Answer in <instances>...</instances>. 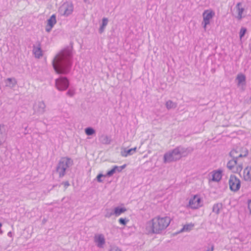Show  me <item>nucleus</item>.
<instances>
[{"label": "nucleus", "instance_id": "nucleus-8", "mask_svg": "<svg viewBox=\"0 0 251 251\" xmlns=\"http://www.w3.org/2000/svg\"><path fill=\"white\" fill-rule=\"evenodd\" d=\"M46 105L43 100L37 101L33 105L34 113L37 115H42L46 111Z\"/></svg>", "mask_w": 251, "mask_h": 251}, {"label": "nucleus", "instance_id": "nucleus-11", "mask_svg": "<svg viewBox=\"0 0 251 251\" xmlns=\"http://www.w3.org/2000/svg\"><path fill=\"white\" fill-rule=\"evenodd\" d=\"M246 79L245 75L242 73L238 74L236 77L237 87L242 91L245 90Z\"/></svg>", "mask_w": 251, "mask_h": 251}, {"label": "nucleus", "instance_id": "nucleus-35", "mask_svg": "<svg viewBox=\"0 0 251 251\" xmlns=\"http://www.w3.org/2000/svg\"><path fill=\"white\" fill-rule=\"evenodd\" d=\"M126 165L124 164L121 166L118 167L117 166L116 171L118 172H121L124 169H125L126 167Z\"/></svg>", "mask_w": 251, "mask_h": 251}, {"label": "nucleus", "instance_id": "nucleus-14", "mask_svg": "<svg viewBox=\"0 0 251 251\" xmlns=\"http://www.w3.org/2000/svg\"><path fill=\"white\" fill-rule=\"evenodd\" d=\"M177 149L179 151L180 158L187 156L193 151V149L191 147L184 148L182 146H178L177 147Z\"/></svg>", "mask_w": 251, "mask_h": 251}, {"label": "nucleus", "instance_id": "nucleus-23", "mask_svg": "<svg viewBox=\"0 0 251 251\" xmlns=\"http://www.w3.org/2000/svg\"><path fill=\"white\" fill-rule=\"evenodd\" d=\"M126 211V209L123 207H116L114 209V213L116 216H120L122 213H124Z\"/></svg>", "mask_w": 251, "mask_h": 251}, {"label": "nucleus", "instance_id": "nucleus-41", "mask_svg": "<svg viewBox=\"0 0 251 251\" xmlns=\"http://www.w3.org/2000/svg\"><path fill=\"white\" fill-rule=\"evenodd\" d=\"M136 149H137L136 147L130 149V150H131V152H133V154L134 153V152H135L136 151Z\"/></svg>", "mask_w": 251, "mask_h": 251}, {"label": "nucleus", "instance_id": "nucleus-43", "mask_svg": "<svg viewBox=\"0 0 251 251\" xmlns=\"http://www.w3.org/2000/svg\"><path fill=\"white\" fill-rule=\"evenodd\" d=\"M87 0H84L85 2H86Z\"/></svg>", "mask_w": 251, "mask_h": 251}, {"label": "nucleus", "instance_id": "nucleus-5", "mask_svg": "<svg viewBox=\"0 0 251 251\" xmlns=\"http://www.w3.org/2000/svg\"><path fill=\"white\" fill-rule=\"evenodd\" d=\"M237 161L238 159L233 158L228 162L227 167L235 173H240L243 169V164L242 163H238Z\"/></svg>", "mask_w": 251, "mask_h": 251}, {"label": "nucleus", "instance_id": "nucleus-9", "mask_svg": "<svg viewBox=\"0 0 251 251\" xmlns=\"http://www.w3.org/2000/svg\"><path fill=\"white\" fill-rule=\"evenodd\" d=\"M214 12L210 10H205L202 14L203 21L202 22V25L204 30L206 29V25L210 24V20L214 16Z\"/></svg>", "mask_w": 251, "mask_h": 251}, {"label": "nucleus", "instance_id": "nucleus-15", "mask_svg": "<svg viewBox=\"0 0 251 251\" xmlns=\"http://www.w3.org/2000/svg\"><path fill=\"white\" fill-rule=\"evenodd\" d=\"M56 23V16L52 15L47 21V24L46 26V31L48 32H50L54 25Z\"/></svg>", "mask_w": 251, "mask_h": 251}, {"label": "nucleus", "instance_id": "nucleus-6", "mask_svg": "<svg viewBox=\"0 0 251 251\" xmlns=\"http://www.w3.org/2000/svg\"><path fill=\"white\" fill-rule=\"evenodd\" d=\"M229 185L232 191L236 192L240 188V180L235 176L231 175L229 179Z\"/></svg>", "mask_w": 251, "mask_h": 251}, {"label": "nucleus", "instance_id": "nucleus-19", "mask_svg": "<svg viewBox=\"0 0 251 251\" xmlns=\"http://www.w3.org/2000/svg\"><path fill=\"white\" fill-rule=\"evenodd\" d=\"M238 151L237 150H232L230 152L229 155L233 158L238 159V158H240V157H246L248 155V151L247 150H246L245 151V153L244 154H241V153H239L238 154Z\"/></svg>", "mask_w": 251, "mask_h": 251}, {"label": "nucleus", "instance_id": "nucleus-27", "mask_svg": "<svg viewBox=\"0 0 251 251\" xmlns=\"http://www.w3.org/2000/svg\"><path fill=\"white\" fill-rule=\"evenodd\" d=\"M132 154H133V152H131V150L130 149L126 150L125 149L121 151V155L123 157H127L128 155Z\"/></svg>", "mask_w": 251, "mask_h": 251}, {"label": "nucleus", "instance_id": "nucleus-17", "mask_svg": "<svg viewBox=\"0 0 251 251\" xmlns=\"http://www.w3.org/2000/svg\"><path fill=\"white\" fill-rule=\"evenodd\" d=\"M211 180L213 181L218 182L222 178V171L220 170L213 171L211 173Z\"/></svg>", "mask_w": 251, "mask_h": 251}, {"label": "nucleus", "instance_id": "nucleus-34", "mask_svg": "<svg viewBox=\"0 0 251 251\" xmlns=\"http://www.w3.org/2000/svg\"><path fill=\"white\" fill-rule=\"evenodd\" d=\"M75 93V92L74 90L69 89L67 92V95L69 97H72L74 95Z\"/></svg>", "mask_w": 251, "mask_h": 251}, {"label": "nucleus", "instance_id": "nucleus-42", "mask_svg": "<svg viewBox=\"0 0 251 251\" xmlns=\"http://www.w3.org/2000/svg\"><path fill=\"white\" fill-rule=\"evenodd\" d=\"M47 221V220L46 219L44 218V219H43V220H42V223H43V224H45L46 223Z\"/></svg>", "mask_w": 251, "mask_h": 251}, {"label": "nucleus", "instance_id": "nucleus-24", "mask_svg": "<svg viewBox=\"0 0 251 251\" xmlns=\"http://www.w3.org/2000/svg\"><path fill=\"white\" fill-rule=\"evenodd\" d=\"M194 226V224L193 223H190L188 224H186L184 225L183 228L180 230V232H182L184 231H190L193 227Z\"/></svg>", "mask_w": 251, "mask_h": 251}, {"label": "nucleus", "instance_id": "nucleus-1", "mask_svg": "<svg viewBox=\"0 0 251 251\" xmlns=\"http://www.w3.org/2000/svg\"><path fill=\"white\" fill-rule=\"evenodd\" d=\"M72 47H68L60 51L52 60V66L59 74H67L71 66Z\"/></svg>", "mask_w": 251, "mask_h": 251}, {"label": "nucleus", "instance_id": "nucleus-26", "mask_svg": "<svg viewBox=\"0 0 251 251\" xmlns=\"http://www.w3.org/2000/svg\"><path fill=\"white\" fill-rule=\"evenodd\" d=\"M222 207V204L220 203H218L214 204L212 208V211L213 212L217 214H218L220 212V210Z\"/></svg>", "mask_w": 251, "mask_h": 251}, {"label": "nucleus", "instance_id": "nucleus-29", "mask_svg": "<svg viewBox=\"0 0 251 251\" xmlns=\"http://www.w3.org/2000/svg\"><path fill=\"white\" fill-rule=\"evenodd\" d=\"M105 214L104 216L106 218H110L111 216L114 215V211H113L110 209H108V208L106 209L105 210Z\"/></svg>", "mask_w": 251, "mask_h": 251}, {"label": "nucleus", "instance_id": "nucleus-33", "mask_svg": "<svg viewBox=\"0 0 251 251\" xmlns=\"http://www.w3.org/2000/svg\"><path fill=\"white\" fill-rule=\"evenodd\" d=\"M128 221L129 220L128 219H126V218L124 219L121 218L119 219V222L120 223V224L124 226H125Z\"/></svg>", "mask_w": 251, "mask_h": 251}, {"label": "nucleus", "instance_id": "nucleus-12", "mask_svg": "<svg viewBox=\"0 0 251 251\" xmlns=\"http://www.w3.org/2000/svg\"><path fill=\"white\" fill-rule=\"evenodd\" d=\"M189 206L192 209H197L201 206V199L197 196H195L189 200Z\"/></svg>", "mask_w": 251, "mask_h": 251}, {"label": "nucleus", "instance_id": "nucleus-40", "mask_svg": "<svg viewBox=\"0 0 251 251\" xmlns=\"http://www.w3.org/2000/svg\"><path fill=\"white\" fill-rule=\"evenodd\" d=\"M248 208L251 213V200L248 201Z\"/></svg>", "mask_w": 251, "mask_h": 251}, {"label": "nucleus", "instance_id": "nucleus-10", "mask_svg": "<svg viewBox=\"0 0 251 251\" xmlns=\"http://www.w3.org/2000/svg\"><path fill=\"white\" fill-rule=\"evenodd\" d=\"M73 9L74 7L73 4L66 2L61 5L59 8V11L62 15L68 16L72 14Z\"/></svg>", "mask_w": 251, "mask_h": 251}, {"label": "nucleus", "instance_id": "nucleus-18", "mask_svg": "<svg viewBox=\"0 0 251 251\" xmlns=\"http://www.w3.org/2000/svg\"><path fill=\"white\" fill-rule=\"evenodd\" d=\"M5 86L10 88H14L17 84V81L14 77L8 78L4 80Z\"/></svg>", "mask_w": 251, "mask_h": 251}, {"label": "nucleus", "instance_id": "nucleus-21", "mask_svg": "<svg viewBox=\"0 0 251 251\" xmlns=\"http://www.w3.org/2000/svg\"><path fill=\"white\" fill-rule=\"evenodd\" d=\"M243 176L245 180H251V166H247L244 169Z\"/></svg>", "mask_w": 251, "mask_h": 251}, {"label": "nucleus", "instance_id": "nucleus-13", "mask_svg": "<svg viewBox=\"0 0 251 251\" xmlns=\"http://www.w3.org/2000/svg\"><path fill=\"white\" fill-rule=\"evenodd\" d=\"M94 241L98 247L103 248L105 244V239L102 234H96L94 236Z\"/></svg>", "mask_w": 251, "mask_h": 251}, {"label": "nucleus", "instance_id": "nucleus-36", "mask_svg": "<svg viewBox=\"0 0 251 251\" xmlns=\"http://www.w3.org/2000/svg\"><path fill=\"white\" fill-rule=\"evenodd\" d=\"M109 251H122L118 247L113 246L111 247Z\"/></svg>", "mask_w": 251, "mask_h": 251}, {"label": "nucleus", "instance_id": "nucleus-28", "mask_svg": "<svg viewBox=\"0 0 251 251\" xmlns=\"http://www.w3.org/2000/svg\"><path fill=\"white\" fill-rule=\"evenodd\" d=\"M166 106L167 109H170L172 108H175L176 107V104L172 100H169L166 102Z\"/></svg>", "mask_w": 251, "mask_h": 251}, {"label": "nucleus", "instance_id": "nucleus-31", "mask_svg": "<svg viewBox=\"0 0 251 251\" xmlns=\"http://www.w3.org/2000/svg\"><path fill=\"white\" fill-rule=\"evenodd\" d=\"M117 166H114L112 169L110 171H108L107 173V176H112L117 171H116Z\"/></svg>", "mask_w": 251, "mask_h": 251}, {"label": "nucleus", "instance_id": "nucleus-4", "mask_svg": "<svg viewBox=\"0 0 251 251\" xmlns=\"http://www.w3.org/2000/svg\"><path fill=\"white\" fill-rule=\"evenodd\" d=\"M180 156L179 154V151L177 147L174 150L170 151L164 155V162H171L175 161L180 159Z\"/></svg>", "mask_w": 251, "mask_h": 251}, {"label": "nucleus", "instance_id": "nucleus-16", "mask_svg": "<svg viewBox=\"0 0 251 251\" xmlns=\"http://www.w3.org/2000/svg\"><path fill=\"white\" fill-rule=\"evenodd\" d=\"M241 5L242 3L241 2H238L236 4L235 6L236 13L237 14L235 16V18L238 20H240L242 19V14L245 10L244 8L242 7Z\"/></svg>", "mask_w": 251, "mask_h": 251}, {"label": "nucleus", "instance_id": "nucleus-32", "mask_svg": "<svg viewBox=\"0 0 251 251\" xmlns=\"http://www.w3.org/2000/svg\"><path fill=\"white\" fill-rule=\"evenodd\" d=\"M247 31V29L245 27H241L240 31V38L241 39L244 36L245 34Z\"/></svg>", "mask_w": 251, "mask_h": 251}, {"label": "nucleus", "instance_id": "nucleus-2", "mask_svg": "<svg viewBox=\"0 0 251 251\" xmlns=\"http://www.w3.org/2000/svg\"><path fill=\"white\" fill-rule=\"evenodd\" d=\"M171 219L169 217L157 216L146 223V230L148 234H159L169 225Z\"/></svg>", "mask_w": 251, "mask_h": 251}, {"label": "nucleus", "instance_id": "nucleus-3", "mask_svg": "<svg viewBox=\"0 0 251 251\" xmlns=\"http://www.w3.org/2000/svg\"><path fill=\"white\" fill-rule=\"evenodd\" d=\"M73 165V161L69 157H62L59 160L56 171L59 175V177H63L66 174V171L68 168Z\"/></svg>", "mask_w": 251, "mask_h": 251}, {"label": "nucleus", "instance_id": "nucleus-20", "mask_svg": "<svg viewBox=\"0 0 251 251\" xmlns=\"http://www.w3.org/2000/svg\"><path fill=\"white\" fill-rule=\"evenodd\" d=\"M33 53L34 54L35 57L37 58H40L43 56L42 50H41V45L40 43H38V45L37 47L35 46H33Z\"/></svg>", "mask_w": 251, "mask_h": 251}, {"label": "nucleus", "instance_id": "nucleus-7", "mask_svg": "<svg viewBox=\"0 0 251 251\" xmlns=\"http://www.w3.org/2000/svg\"><path fill=\"white\" fill-rule=\"evenodd\" d=\"M69 82L66 77H61L55 80V86L59 91H64L69 87Z\"/></svg>", "mask_w": 251, "mask_h": 251}, {"label": "nucleus", "instance_id": "nucleus-39", "mask_svg": "<svg viewBox=\"0 0 251 251\" xmlns=\"http://www.w3.org/2000/svg\"><path fill=\"white\" fill-rule=\"evenodd\" d=\"M62 184L64 185L66 189L70 185V183L68 181L63 182Z\"/></svg>", "mask_w": 251, "mask_h": 251}, {"label": "nucleus", "instance_id": "nucleus-38", "mask_svg": "<svg viewBox=\"0 0 251 251\" xmlns=\"http://www.w3.org/2000/svg\"><path fill=\"white\" fill-rule=\"evenodd\" d=\"M102 176H103V175L102 174H99V175H98V176H97V179L98 182H101L102 181V180L101 179V177Z\"/></svg>", "mask_w": 251, "mask_h": 251}, {"label": "nucleus", "instance_id": "nucleus-30", "mask_svg": "<svg viewBox=\"0 0 251 251\" xmlns=\"http://www.w3.org/2000/svg\"><path fill=\"white\" fill-rule=\"evenodd\" d=\"M85 132L87 135H92L95 133V130L92 127H87L85 129Z\"/></svg>", "mask_w": 251, "mask_h": 251}, {"label": "nucleus", "instance_id": "nucleus-37", "mask_svg": "<svg viewBox=\"0 0 251 251\" xmlns=\"http://www.w3.org/2000/svg\"><path fill=\"white\" fill-rule=\"evenodd\" d=\"M209 246H210V248L207 247V249L206 251H213L214 249V246L213 244H209Z\"/></svg>", "mask_w": 251, "mask_h": 251}, {"label": "nucleus", "instance_id": "nucleus-25", "mask_svg": "<svg viewBox=\"0 0 251 251\" xmlns=\"http://www.w3.org/2000/svg\"><path fill=\"white\" fill-rule=\"evenodd\" d=\"M108 20L107 18H103L102 20V25L100 26L99 29V32L102 33L104 30L105 27L108 24Z\"/></svg>", "mask_w": 251, "mask_h": 251}, {"label": "nucleus", "instance_id": "nucleus-22", "mask_svg": "<svg viewBox=\"0 0 251 251\" xmlns=\"http://www.w3.org/2000/svg\"><path fill=\"white\" fill-rule=\"evenodd\" d=\"M100 142L105 145H108L110 144L111 140L110 138L106 135L102 134L100 137Z\"/></svg>", "mask_w": 251, "mask_h": 251}]
</instances>
